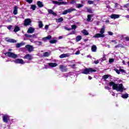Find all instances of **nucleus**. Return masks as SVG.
Listing matches in <instances>:
<instances>
[{"instance_id": "nucleus-1", "label": "nucleus", "mask_w": 129, "mask_h": 129, "mask_svg": "<svg viewBox=\"0 0 129 129\" xmlns=\"http://www.w3.org/2000/svg\"><path fill=\"white\" fill-rule=\"evenodd\" d=\"M109 85L110 86H112L114 90H116V91H118L119 92H122L124 90H125L122 84H115L113 82H111L109 83Z\"/></svg>"}, {"instance_id": "nucleus-10", "label": "nucleus", "mask_w": 129, "mask_h": 129, "mask_svg": "<svg viewBox=\"0 0 129 129\" xmlns=\"http://www.w3.org/2000/svg\"><path fill=\"white\" fill-rule=\"evenodd\" d=\"M5 40L7 41V42H9V43H17V40L13 39L6 38Z\"/></svg>"}, {"instance_id": "nucleus-5", "label": "nucleus", "mask_w": 129, "mask_h": 129, "mask_svg": "<svg viewBox=\"0 0 129 129\" xmlns=\"http://www.w3.org/2000/svg\"><path fill=\"white\" fill-rule=\"evenodd\" d=\"M25 47L26 49H27L28 52H33V51H34V47H33V45L28 44L26 45Z\"/></svg>"}, {"instance_id": "nucleus-46", "label": "nucleus", "mask_w": 129, "mask_h": 129, "mask_svg": "<svg viewBox=\"0 0 129 129\" xmlns=\"http://www.w3.org/2000/svg\"><path fill=\"white\" fill-rule=\"evenodd\" d=\"M108 35H109L110 36H112V35H113V33L110 31H108Z\"/></svg>"}, {"instance_id": "nucleus-56", "label": "nucleus", "mask_w": 129, "mask_h": 129, "mask_svg": "<svg viewBox=\"0 0 129 129\" xmlns=\"http://www.w3.org/2000/svg\"><path fill=\"white\" fill-rule=\"evenodd\" d=\"M125 39L126 41H129V37H126L125 38Z\"/></svg>"}, {"instance_id": "nucleus-11", "label": "nucleus", "mask_w": 129, "mask_h": 129, "mask_svg": "<svg viewBox=\"0 0 129 129\" xmlns=\"http://www.w3.org/2000/svg\"><path fill=\"white\" fill-rule=\"evenodd\" d=\"M120 17V15L117 14H112L110 16L111 19H114V20H115V19H118Z\"/></svg>"}, {"instance_id": "nucleus-32", "label": "nucleus", "mask_w": 129, "mask_h": 129, "mask_svg": "<svg viewBox=\"0 0 129 129\" xmlns=\"http://www.w3.org/2000/svg\"><path fill=\"white\" fill-rule=\"evenodd\" d=\"M19 31H20V27L18 26H16L14 30V32H15V33H16V32H19Z\"/></svg>"}, {"instance_id": "nucleus-6", "label": "nucleus", "mask_w": 129, "mask_h": 129, "mask_svg": "<svg viewBox=\"0 0 129 129\" xmlns=\"http://www.w3.org/2000/svg\"><path fill=\"white\" fill-rule=\"evenodd\" d=\"M14 62L17 64H25V62H24V60L22 59H17L15 60H14Z\"/></svg>"}, {"instance_id": "nucleus-51", "label": "nucleus", "mask_w": 129, "mask_h": 129, "mask_svg": "<svg viewBox=\"0 0 129 129\" xmlns=\"http://www.w3.org/2000/svg\"><path fill=\"white\" fill-rule=\"evenodd\" d=\"M70 67H72V68H74L76 65L75 64H74L73 65H70Z\"/></svg>"}, {"instance_id": "nucleus-41", "label": "nucleus", "mask_w": 129, "mask_h": 129, "mask_svg": "<svg viewBox=\"0 0 129 129\" xmlns=\"http://www.w3.org/2000/svg\"><path fill=\"white\" fill-rule=\"evenodd\" d=\"M114 61V59L113 58H110L109 60V63H112Z\"/></svg>"}, {"instance_id": "nucleus-20", "label": "nucleus", "mask_w": 129, "mask_h": 129, "mask_svg": "<svg viewBox=\"0 0 129 129\" xmlns=\"http://www.w3.org/2000/svg\"><path fill=\"white\" fill-rule=\"evenodd\" d=\"M82 33L85 36H88V35H89V33L88 32V31L87 30H86V29L83 30L82 31Z\"/></svg>"}, {"instance_id": "nucleus-62", "label": "nucleus", "mask_w": 129, "mask_h": 129, "mask_svg": "<svg viewBox=\"0 0 129 129\" xmlns=\"http://www.w3.org/2000/svg\"><path fill=\"white\" fill-rule=\"evenodd\" d=\"M106 47H108V48H110V46L109 45V44L106 45Z\"/></svg>"}, {"instance_id": "nucleus-48", "label": "nucleus", "mask_w": 129, "mask_h": 129, "mask_svg": "<svg viewBox=\"0 0 129 129\" xmlns=\"http://www.w3.org/2000/svg\"><path fill=\"white\" fill-rule=\"evenodd\" d=\"M48 28H49V25H45V30H48Z\"/></svg>"}, {"instance_id": "nucleus-12", "label": "nucleus", "mask_w": 129, "mask_h": 129, "mask_svg": "<svg viewBox=\"0 0 129 129\" xmlns=\"http://www.w3.org/2000/svg\"><path fill=\"white\" fill-rule=\"evenodd\" d=\"M10 119V117H9V115H5L3 116V120L4 122H8Z\"/></svg>"}, {"instance_id": "nucleus-33", "label": "nucleus", "mask_w": 129, "mask_h": 129, "mask_svg": "<svg viewBox=\"0 0 129 129\" xmlns=\"http://www.w3.org/2000/svg\"><path fill=\"white\" fill-rule=\"evenodd\" d=\"M50 55V52H45L43 53L44 57H48V56Z\"/></svg>"}, {"instance_id": "nucleus-35", "label": "nucleus", "mask_w": 129, "mask_h": 129, "mask_svg": "<svg viewBox=\"0 0 129 129\" xmlns=\"http://www.w3.org/2000/svg\"><path fill=\"white\" fill-rule=\"evenodd\" d=\"M91 17H92L91 15H88V19H87L88 22H90V21H91Z\"/></svg>"}, {"instance_id": "nucleus-28", "label": "nucleus", "mask_w": 129, "mask_h": 129, "mask_svg": "<svg viewBox=\"0 0 129 129\" xmlns=\"http://www.w3.org/2000/svg\"><path fill=\"white\" fill-rule=\"evenodd\" d=\"M63 21H64V19H63L62 17L56 19V22L57 23H61V22H63Z\"/></svg>"}, {"instance_id": "nucleus-58", "label": "nucleus", "mask_w": 129, "mask_h": 129, "mask_svg": "<svg viewBox=\"0 0 129 129\" xmlns=\"http://www.w3.org/2000/svg\"><path fill=\"white\" fill-rule=\"evenodd\" d=\"M88 79H89V80H91L92 79V78L90 76H89Z\"/></svg>"}, {"instance_id": "nucleus-3", "label": "nucleus", "mask_w": 129, "mask_h": 129, "mask_svg": "<svg viewBox=\"0 0 129 129\" xmlns=\"http://www.w3.org/2000/svg\"><path fill=\"white\" fill-rule=\"evenodd\" d=\"M5 55L8 57H11V58H17V57H18L17 54L11 52H6L5 53Z\"/></svg>"}, {"instance_id": "nucleus-23", "label": "nucleus", "mask_w": 129, "mask_h": 129, "mask_svg": "<svg viewBox=\"0 0 129 129\" xmlns=\"http://www.w3.org/2000/svg\"><path fill=\"white\" fill-rule=\"evenodd\" d=\"M52 38V36L51 35H48V36H46L45 37H43L42 38L43 41H47V40H50Z\"/></svg>"}, {"instance_id": "nucleus-8", "label": "nucleus", "mask_w": 129, "mask_h": 129, "mask_svg": "<svg viewBox=\"0 0 129 129\" xmlns=\"http://www.w3.org/2000/svg\"><path fill=\"white\" fill-rule=\"evenodd\" d=\"M31 19H26L24 21V25L25 26H29V25H31Z\"/></svg>"}, {"instance_id": "nucleus-2", "label": "nucleus", "mask_w": 129, "mask_h": 129, "mask_svg": "<svg viewBox=\"0 0 129 129\" xmlns=\"http://www.w3.org/2000/svg\"><path fill=\"white\" fill-rule=\"evenodd\" d=\"M92 72H96V70L92 68H86L83 72V74H89L90 73H92Z\"/></svg>"}, {"instance_id": "nucleus-24", "label": "nucleus", "mask_w": 129, "mask_h": 129, "mask_svg": "<svg viewBox=\"0 0 129 129\" xmlns=\"http://www.w3.org/2000/svg\"><path fill=\"white\" fill-rule=\"evenodd\" d=\"M59 69H60L61 71L65 72L67 69H66V67H64V66H60Z\"/></svg>"}, {"instance_id": "nucleus-9", "label": "nucleus", "mask_w": 129, "mask_h": 129, "mask_svg": "<svg viewBox=\"0 0 129 129\" xmlns=\"http://www.w3.org/2000/svg\"><path fill=\"white\" fill-rule=\"evenodd\" d=\"M104 34H101V33H97L93 36V38H103L104 37Z\"/></svg>"}, {"instance_id": "nucleus-42", "label": "nucleus", "mask_w": 129, "mask_h": 129, "mask_svg": "<svg viewBox=\"0 0 129 129\" xmlns=\"http://www.w3.org/2000/svg\"><path fill=\"white\" fill-rule=\"evenodd\" d=\"M76 28H77V27H76V25H75L72 26V29L73 30H76Z\"/></svg>"}, {"instance_id": "nucleus-19", "label": "nucleus", "mask_w": 129, "mask_h": 129, "mask_svg": "<svg viewBox=\"0 0 129 129\" xmlns=\"http://www.w3.org/2000/svg\"><path fill=\"white\" fill-rule=\"evenodd\" d=\"M69 56H70V54H68V53H67V54L63 53V54H61V55L59 56V58H66V57H69Z\"/></svg>"}, {"instance_id": "nucleus-25", "label": "nucleus", "mask_w": 129, "mask_h": 129, "mask_svg": "<svg viewBox=\"0 0 129 129\" xmlns=\"http://www.w3.org/2000/svg\"><path fill=\"white\" fill-rule=\"evenodd\" d=\"M24 45H25V43L23 42L20 43H17L16 44V48H20V47H21V46H24Z\"/></svg>"}, {"instance_id": "nucleus-7", "label": "nucleus", "mask_w": 129, "mask_h": 129, "mask_svg": "<svg viewBox=\"0 0 129 129\" xmlns=\"http://www.w3.org/2000/svg\"><path fill=\"white\" fill-rule=\"evenodd\" d=\"M53 4L54 5H57L58 6H60L61 5H66L67 3L66 2H58V1H52Z\"/></svg>"}, {"instance_id": "nucleus-63", "label": "nucleus", "mask_w": 129, "mask_h": 129, "mask_svg": "<svg viewBox=\"0 0 129 129\" xmlns=\"http://www.w3.org/2000/svg\"><path fill=\"white\" fill-rule=\"evenodd\" d=\"M122 63L123 64V65H125L126 64L125 62H124V60L122 61Z\"/></svg>"}, {"instance_id": "nucleus-34", "label": "nucleus", "mask_w": 129, "mask_h": 129, "mask_svg": "<svg viewBox=\"0 0 129 129\" xmlns=\"http://www.w3.org/2000/svg\"><path fill=\"white\" fill-rule=\"evenodd\" d=\"M82 7H83V5L82 4H77L76 5V7L78 8V9H80V8H82Z\"/></svg>"}, {"instance_id": "nucleus-37", "label": "nucleus", "mask_w": 129, "mask_h": 129, "mask_svg": "<svg viewBox=\"0 0 129 129\" xmlns=\"http://www.w3.org/2000/svg\"><path fill=\"white\" fill-rule=\"evenodd\" d=\"M112 42L114 43V45H116V44H117V42L115 40H111L110 43L111 44Z\"/></svg>"}, {"instance_id": "nucleus-55", "label": "nucleus", "mask_w": 129, "mask_h": 129, "mask_svg": "<svg viewBox=\"0 0 129 129\" xmlns=\"http://www.w3.org/2000/svg\"><path fill=\"white\" fill-rule=\"evenodd\" d=\"M35 42H36L37 43H38V44H39V45L42 44V42H41V41H38V42L35 41Z\"/></svg>"}, {"instance_id": "nucleus-21", "label": "nucleus", "mask_w": 129, "mask_h": 129, "mask_svg": "<svg viewBox=\"0 0 129 129\" xmlns=\"http://www.w3.org/2000/svg\"><path fill=\"white\" fill-rule=\"evenodd\" d=\"M105 32V27L103 26L102 28L100 30V33L101 35H103Z\"/></svg>"}, {"instance_id": "nucleus-18", "label": "nucleus", "mask_w": 129, "mask_h": 129, "mask_svg": "<svg viewBox=\"0 0 129 129\" xmlns=\"http://www.w3.org/2000/svg\"><path fill=\"white\" fill-rule=\"evenodd\" d=\"M35 31V29L30 27L28 29V31H27V33H28L29 34H33V33H34Z\"/></svg>"}, {"instance_id": "nucleus-45", "label": "nucleus", "mask_w": 129, "mask_h": 129, "mask_svg": "<svg viewBox=\"0 0 129 129\" xmlns=\"http://www.w3.org/2000/svg\"><path fill=\"white\" fill-rule=\"evenodd\" d=\"M94 63L95 64H98V63H99V60H94Z\"/></svg>"}, {"instance_id": "nucleus-4", "label": "nucleus", "mask_w": 129, "mask_h": 129, "mask_svg": "<svg viewBox=\"0 0 129 129\" xmlns=\"http://www.w3.org/2000/svg\"><path fill=\"white\" fill-rule=\"evenodd\" d=\"M75 11V9L74 8H70L68 10H64L62 15H67V14H69L71 13L72 12H74Z\"/></svg>"}, {"instance_id": "nucleus-26", "label": "nucleus", "mask_w": 129, "mask_h": 129, "mask_svg": "<svg viewBox=\"0 0 129 129\" xmlns=\"http://www.w3.org/2000/svg\"><path fill=\"white\" fill-rule=\"evenodd\" d=\"M48 12L49 14L53 15V16H57V14L55 12H54V11H53V10H48Z\"/></svg>"}, {"instance_id": "nucleus-15", "label": "nucleus", "mask_w": 129, "mask_h": 129, "mask_svg": "<svg viewBox=\"0 0 129 129\" xmlns=\"http://www.w3.org/2000/svg\"><path fill=\"white\" fill-rule=\"evenodd\" d=\"M37 5L38 8H43V7H44V4H43V2L41 1H38L37 2Z\"/></svg>"}, {"instance_id": "nucleus-50", "label": "nucleus", "mask_w": 129, "mask_h": 129, "mask_svg": "<svg viewBox=\"0 0 129 129\" xmlns=\"http://www.w3.org/2000/svg\"><path fill=\"white\" fill-rule=\"evenodd\" d=\"M79 54H80V51H77L75 53V54H76V55H79Z\"/></svg>"}, {"instance_id": "nucleus-30", "label": "nucleus", "mask_w": 129, "mask_h": 129, "mask_svg": "<svg viewBox=\"0 0 129 129\" xmlns=\"http://www.w3.org/2000/svg\"><path fill=\"white\" fill-rule=\"evenodd\" d=\"M121 97L122 98H127V97H128V94L127 93L122 94L121 95Z\"/></svg>"}, {"instance_id": "nucleus-40", "label": "nucleus", "mask_w": 129, "mask_h": 129, "mask_svg": "<svg viewBox=\"0 0 129 129\" xmlns=\"http://www.w3.org/2000/svg\"><path fill=\"white\" fill-rule=\"evenodd\" d=\"M107 78H108V76L107 75H105L103 76V79H107Z\"/></svg>"}, {"instance_id": "nucleus-57", "label": "nucleus", "mask_w": 129, "mask_h": 129, "mask_svg": "<svg viewBox=\"0 0 129 129\" xmlns=\"http://www.w3.org/2000/svg\"><path fill=\"white\" fill-rule=\"evenodd\" d=\"M119 47H120V45H117L115 46V48H119Z\"/></svg>"}, {"instance_id": "nucleus-52", "label": "nucleus", "mask_w": 129, "mask_h": 129, "mask_svg": "<svg viewBox=\"0 0 129 129\" xmlns=\"http://www.w3.org/2000/svg\"><path fill=\"white\" fill-rule=\"evenodd\" d=\"M118 6H119L118 4L115 3V8H118Z\"/></svg>"}, {"instance_id": "nucleus-17", "label": "nucleus", "mask_w": 129, "mask_h": 129, "mask_svg": "<svg viewBox=\"0 0 129 129\" xmlns=\"http://www.w3.org/2000/svg\"><path fill=\"white\" fill-rule=\"evenodd\" d=\"M18 9L19 7L18 6H15L14 8L13 14L14 15H18Z\"/></svg>"}, {"instance_id": "nucleus-31", "label": "nucleus", "mask_w": 129, "mask_h": 129, "mask_svg": "<svg viewBox=\"0 0 129 129\" xmlns=\"http://www.w3.org/2000/svg\"><path fill=\"white\" fill-rule=\"evenodd\" d=\"M36 8H37V6H36L35 5H31V10H32V11H35Z\"/></svg>"}, {"instance_id": "nucleus-49", "label": "nucleus", "mask_w": 129, "mask_h": 129, "mask_svg": "<svg viewBox=\"0 0 129 129\" xmlns=\"http://www.w3.org/2000/svg\"><path fill=\"white\" fill-rule=\"evenodd\" d=\"M12 25L9 26L7 27V29H8V30H11V29H12Z\"/></svg>"}, {"instance_id": "nucleus-27", "label": "nucleus", "mask_w": 129, "mask_h": 129, "mask_svg": "<svg viewBox=\"0 0 129 129\" xmlns=\"http://www.w3.org/2000/svg\"><path fill=\"white\" fill-rule=\"evenodd\" d=\"M91 49H92V52H95L96 51V50L97 49V47H96V45H94L92 46Z\"/></svg>"}, {"instance_id": "nucleus-14", "label": "nucleus", "mask_w": 129, "mask_h": 129, "mask_svg": "<svg viewBox=\"0 0 129 129\" xmlns=\"http://www.w3.org/2000/svg\"><path fill=\"white\" fill-rule=\"evenodd\" d=\"M48 66L51 68H53V67H56L58 64L57 63H53V62H50L48 63Z\"/></svg>"}, {"instance_id": "nucleus-29", "label": "nucleus", "mask_w": 129, "mask_h": 129, "mask_svg": "<svg viewBox=\"0 0 129 129\" xmlns=\"http://www.w3.org/2000/svg\"><path fill=\"white\" fill-rule=\"evenodd\" d=\"M38 26L39 28H40V29H42V28H43V22H42V21H38Z\"/></svg>"}, {"instance_id": "nucleus-53", "label": "nucleus", "mask_w": 129, "mask_h": 129, "mask_svg": "<svg viewBox=\"0 0 129 129\" xmlns=\"http://www.w3.org/2000/svg\"><path fill=\"white\" fill-rule=\"evenodd\" d=\"M128 6H129V4H126L124 6V8H128Z\"/></svg>"}, {"instance_id": "nucleus-43", "label": "nucleus", "mask_w": 129, "mask_h": 129, "mask_svg": "<svg viewBox=\"0 0 129 129\" xmlns=\"http://www.w3.org/2000/svg\"><path fill=\"white\" fill-rule=\"evenodd\" d=\"M119 71L120 72H122V73H125V71H124V70L123 69H119Z\"/></svg>"}, {"instance_id": "nucleus-47", "label": "nucleus", "mask_w": 129, "mask_h": 129, "mask_svg": "<svg viewBox=\"0 0 129 129\" xmlns=\"http://www.w3.org/2000/svg\"><path fill=\"white\" fill-rule=\"evenodd\" d=\"M75 3H76V0H72L71 2V4H75Z\"/></svg>"}, {"instance_id": "nucleus-59", "label": "nucleus", "mask_w": 129, "mask_h": 129, "mask_svg": "<svg viewBox=\"0 0 129 129\" xmlns=\"http://www.w3.org/2000/svg\"><path fill=\"white\" fill-rule=\"evenodd\" d=\"M30 42H31V43H34V40L33 39H30Z\"/></svg>"}, {"instance_id": "nucleus-64", "label": "nucleus", "mask_w": 129, "mask_h": 129, "mask_svg": "<svg viewBox=\"0 0 129 129\" xmlns=\"http://www.w3.org/2000/svg\"><path fill=\"white\" fill-rule=\"evenodd\" d=\"M87 58H91V56L90 55H87Z\"/></svg>"}, {"instance_id": "nucleus-13", "label": "nucleus", "mask_w": 129, "mask_h": 129, "mask_svg": "<svg viewBox=\"0 0 129 129\" xmlns=\"http://www.w3.org/2000/svg\"><path fill=\"white\" fill-rule=\"evenodd\" d=\"M24 59H27V60H32L33 59V56L30 54H26L24 56Z\"/></svg>"}, {"instance_id": "nucleus-36", "label": "nucleus", "mask_w": 129, "mask_h": 129, "mask_svg": "<svg viewBox=\"0 0 129 129\" xmlns=\"http://www.w3.org/2000/svg\"><path fill=\"white\" fill-rule=\"evenodd\" d=\"M49 42L50 43V44H55L57 42V40H50Z\"/></svg>"}, {"instance_id": "nucleus-54", "label": "nucleus", "mask_w": 129, "mask_h": 129, "mask_svg": "<svg viewBox=\"0 0 129 129\" xmlns=\"http://www.w3.org/2000/svg\"><path fill=\"white\" fill-rule=\"evenodd\" d=\"M64 29H65L66 30H67V31H70V30H71V28H67V27H65Z\"/></svg>"}, {"instance_id": "nucleus-61", "label": "nucleus", "mask_w": 129, "mask_h": 129, "mask_svg": "<svg viewBox=\"0 0 129 129\" xmlns=\"http://www.w3.org/2000/svg\"><path fill=\"white\" fill-rule=\"evenodd\" d=\"M62 38H63V36H59L58 37V39H62Z\"/></svg>"}, {"instance_id": "nucleus-38", "label": "nucleus", "mask_w": 129, "mask_h": 129, "mask_svg": "<svg viewBox=\"0 0 129 129\" xmlns=\"http://www.w3.org/2000/svg\"><path fill=\"white\" fill-rule=\"evenodd\" d=\"M114 71H115V72H116V73H117V74H120V71H119V70H117V69H114Z\"/></svg>"}, {"instance_id": "nucleus-16", "label": "nucleus", "mask_w": 129, "mask_h": 129, "mask_svg": "<svg viewBox=\"0 0 129 129\" xmlns=\"http://www.w3.org/2000/svg\"><path fill=\"white\" fill-rule=\"evenodd\" d=\"M25 36L26 37V38H37V36H36L35 34L29 35L28 34H26Z\"/></svg>"}, {"instance_id": "nucleus-39", "label": "nucleus", "mask_w": 129, "mask_h": 129, "mask_svg": "<svg viewBox=\"0 0 129 129\" xmlns=\"http://www.w3.org/2000/svg\"><path fill=\"white\" fill-rule=\"evenodd\" d=\"M94 2H93V1H88V3L89 4V5H93Z\"/></svg>"}, {"instance_id": "nucleus-60", "label": "nucleus", "mask_w": 129, "mask_h": 129, "mask_svg": "<svg viewBox=\"0 0 129 129\" xmlns=\"http://www.w3.org/2000/svg\"><path fill=\"white\" fill-rule=\"evenodd\" d=\"M125 18H126L127 19H129V15L125 16Z\"/></svg>"}, {"instance_id": "nucleus-44", "label": "nucleus", "mask_w": 129, "mask_h": 129, "mask_svg": "<svg viewBox=\"0 0 129 129\" xmlns=\"http://www.w3.org/2000/svg\"><path fill=\"white\" fill-rule=\"evenodd\" d=\"M26 1L29 4H32V3H33V0H26Z\"/></svg>"}, {"instance_id": "nucleus-22", "label": "nucleus", "mask_w": 129, "mask_h": 129, "mask_svg": "<svg viewBox=\"0 0 129 129\" xmlns=\"http://www.w3.org/2000/svg\"><path fill=\"white\" fill-rule=\"evenodd\" d=\"M82 39V36L81 35H78L76 38V41L79 42V41H81Z\"/></svg>"}]
</instances>
